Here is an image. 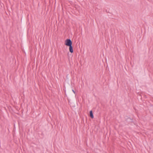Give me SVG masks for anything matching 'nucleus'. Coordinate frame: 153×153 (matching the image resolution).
<instances>
[{
  "label": "nucleus",
  "mask_w": 153,
  "mask_h": 153,
  "mask_svg": "<svg viewBox=\"0 0 153 153\" xmlns=\"http://www.w3.org/2000/svg\"><path fill=\"white\" fill-rule=\"evenodd\" d=\"M72 42L70 39H67L65 41V45L68 46H72Z\"/></svg>",
  "instance_id": "1"
},
{
  "label": "nucleus",
  "mask_w": 153,
  "mask_h": 153,
  "mask_svg": "<svg viewBox=\"0 0 153 153\" xmlns=\"http://www.w3.org/2000/svg\"><path fill=\"white\" fill-rule=\"evenodd\" d=\"M89 116L91 118L93 119L94 117L93 111L92 110H91L90 111Z\"/></svg>",
  "instance_id": "2"
},
{
  "label": "nucleus",
  "mask_w": 153,
  "mask_h": 153,
  "mask_svg": "<svg viewBox=\"0 0 153 153\" xmlns=\"http://www.w3.org/2000/svg\"><path fill=\"white\" fill-rule=\"evenodd\" d=\"M69 47V50L70 52L71 53H73L74 52L73 47L72 46H71Z\"/></svg>",
  "instance_id": "3"
},
{
  "label": "nucleus",
  "mask_w": 153,
  "mask_h": 153,
  "mask_svg": "<svg viewBox=\"0 0 153 153\" xmlns=\"http://www.w3.org/2000/svg\"><path fill=\"white\" fill-rule=\"evenodd\" d=\"M126 121H128L129 122H133V119H132L130 117L128 118H127L126 119Z\"/></svg>",
  "instance_id": "4"
},
{
  "label": "nucleus",
  "mask_w": 153,
  "mask_h": 153,
  "mask_svg": "<svg viewBox=\"0 0 153 153\" xmlns=\"http://www.w3.org/2000/svg\"><path fill=\"white\" fill-rule=\"evenodd\" d=\"M72 91L74 93V94H75V92L74 91L73 89L72 90Z\"/></svg>",
  "instance_id": "5"
}]
</instances>
